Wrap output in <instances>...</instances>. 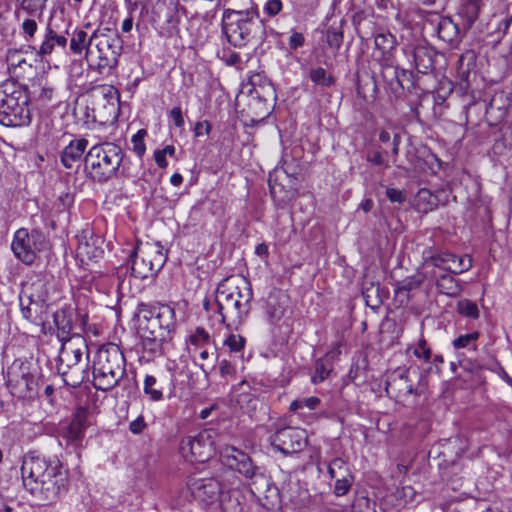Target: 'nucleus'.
<instances>
[{
	"label": "nucleus",
	"mask_w": 512,
	"mask_h": 512,
	"mask_svg": "<svg viewBox=\"0 0 512 512\" xmlns=\"http://www.w3.org/2000/svg\"><path fill=\"white\" fill-rule=\"evenodd\" d=\"M253 292L249 281L241 276H230L217 286L215 300H203V308L213 327L237 329L248 316Z\"/></svg>",
	"instance_id": "nucleus-1"
},
{
	"label": "nucleus",
	"mask_w": 512,
	"mask_h": 512,
	"mask_svg": "<svg viewBox=\"0 0 512 512\" xmlns=\"http://www.w3.org/2000/svg\"><path fill=\"white\" fill-rule=\"evenodd\" d=\"M21 475L25 489L44 504L57 502L68 490V473L58 459L28 454Z\"/></svg>",
	"instance_id": "nucleus-2"
},
{
	"label": "nucleus",
	"mask_w": 512,
	"mask_h": 512,
	"mask_svg": "<svg viewBox=\"0 0 512 512\" xmlns=\"http://www.w3.org/2000/svg\"><path fill=\"white\" fill-rule=\"evenodd\" d=\"M125 375V358L118 345L108 343L96 352L93 361V384L97 390L114 388Z\"/></svg>",
	"instance_id": "nucleus-3"
},
{
	"label": "nucleus",
	"mask_w": 512,
	"mask_h": 512,
	"mask_svg": "<svg viewBox=\"0 0 512 512\" xmlns=\"http://www.w3.org/2000/svg\"><path fill=\"white\" fill-rule=\"evenodd\" d=\"M123 161L122 149L113 143L104 142L94 145L85 157V164L91 178L98 183H105L112 178L118 177L119 173L125 177V169L120 170Z\"/></svg>",
	"instance_id": "nucleus-4"
},
{
	"label": "nucleus",
	"mask_w": 512,
	"mask_h": 512,
	"mask_svg": "<svg viewBox=\"0 0 512 512\" xmlns=\"http://www.w3.org/2000/svg\"><path fill=\"white\" fill-rule=\"evenodd\" d=\"M31 121L29 96L16 82L0 85V124L7 127L28 125Z\"/></svg>",
	"instance_id": "nucleus-5"
},
{
	"label": "nucleus",
	"mask_w": 512,
	"mask_h": 512,
	"mask_svg": "<svg viewBox=\"0 0 512 512\" xmlns=\"http://www.w3.org/2000/svg\"><path fill=\"white\" fill-rule=\"evenodd\" d=\"M134 319L137 322L138 332L156 337H172L176 328V314L167 304L139 303Z\"/></svg>",
	"instance_id": "nucleus-6"
},
{
	"label": "nucleus",
	"mask_w": 512,
	"mask_h": 512,
	"mask_svg": "<svg viewBox=\"0 0 512 512\" xmlns=\"http://www.w3.org/2000/svg\"><path fill=\"white\" fill-rule=\"evenodd\" d=\"M106 30H99L85 58L89 67L100 74H109L117 68L123 50L119 35H110Z\"/></svg>",
	"instance_id": "nucleus-7"
},
{
	"label": "nucleus",
	"mask_w": 512,
	"mask_h": 512,
	"mask_svg": "<svg viewBox=\"0 0 512 512\" xmlns=\"http://www.w3.org/2000/svg\"><path fill=\"white\" fill-rule=\"evenodd\" d=\"M259 12L251 7L246 10L226 9L222 16V30L228 42L235 47L245 45L258 27Z\"/></svg>",
	"instance_id": "nucleus-8"
},
{
	"label": "nucleus",
	"mask_w": 512,
	"mask_h": 512,
	"mask_svg": "<svg viewBox=\"0 0 512 512\" xmlns=\"http://www.w3.org/2000/svg\"><path fill=\"white\" fill-rule=\"evenodd\" d=\"M247 115L252 122H260L267 118L276 99V92L271 82L261 74H254L249 78Z\"/></svg>",
	"instance_id": "nucleus-9"
},
{
	"label": "nucleus",
	"mask_w": 512,
	"mask_h": 512,
	"mask_svg": "<svg viewBox=\"0 0 512 512\" xmlns=\"http://www.w3.org/2000/svg\"><path fill=\"white\" fill-rule=\"evenodd\" d=\"M167 255L159 242L140 243L131 254V273L139 279L155 276L164 266Z\"/></svg>",
	"instance_id": "nucleus-10"
},
{
	"label": "nucleus",
	"mask_w": 512,
	"mask_h": 512,
	"mask_svg": "<svg viewBox=\"0 0 512 512\" xmlns=\"http://www.w3.org/2000/svg\"><path fill=\"white\" fill-rule=\"evenodd\" d=\"M220 458L224 465L248 479L250 484L256 487V490L259 491L260 486L269 485V479L262 468L256 466L244 451L231 445H225L220 450Z\"/></svg>",
	"instance_id": "nucleus-11"
},
{
	"label": "nucleus",
	"mask_w": 512,
	"mask_h": 512,
	"mask_svg": "<svg viewBox=\"0 0 512 512\" xmlns=\"http://www.w3.org/2000/svg\"><path fill=\"white\" fill-rule=\"evenodd\" d=\"M215 438L214 430H202L195 436L183 438L180 443V452L189 462H206L216 451Z\"/></svg>",
	"instance_id": "nucleus-12"
},
{
	"label": "nucleus",
	"mask_w": 512,
	"mask_h": 512,
	"mask_svg": "<svg viewBox=\"0 0 512 512\" xmlns=\"http://www.w3.org/2000/svg\"><path fill=\"white\" fill-rule=\"evenodd\" d=\"M45 243V237L40 231L29 232L26 228H20L14 233L11 249L19 261L25 265H32Z\"/></svg>",
	"instance_id": "nucleus-13"
},
{
	"label": "nucleus",
	"mask_w": 512,
	"mask_h": 512,
	"mask_svg": "<svg viewBox=\"0 0 512 512\" xmlns=\"http://www.w3.org/2000/svg\"><path fill=\"white\" fill-rule=\"evenodd\" d=\"M423 260L426 265L443 269L451 274H461L470 270L473 266L471 256H457L448 251H436L427 248L423 251Z\"/></svg>",
	"instance_id": "nucleus-14"
},
{
	"label": "nucleus",
	"mask_w": 512,
	"mask_h": 512,
	"mask_svg": "<svg viewBox=\"0 0 512 512\" xmlns=\"http://www.w3.org/2000/svg\"><path fill=\"white\" fill-rule=\"evenodd\" d=\"M270 443L285 455L298 453L307 445V433L300 428L284 427L270 436Z\"/></svg>",
	"instance_id": "nucleus-15"
},
{
	"label": "nucleus",
	"mask_w": 512,
	"mask_h": 512,
	"mask_svg": "<svg viewBox=\"0 0 512 512\" xmlns=\"http://www.w3.org/2000/svg\"><path fill=\"white\" fill-rule=\"evenodd\" d=\"M84 353L88 354L86 340L80 335H73L62 342L58 365L73 369L78 366Z\"/></svg>",
	"instance_id": "nucleus-16"
},
{
	"label": "nucleus",
	"mask_w": 512,
	"mask_h": 512,
	"mask_svg": "<svg viewBox=\"0 0 512 512\" xmlns=\"http://www.w3.org/2000/svg\"><path fill=\"white\" fill-rule=\"evenodd\" d=\"M188 488L195 499L207 504L218 500L223 492L220 482L213 477L190 478Z\"/></svg>",
	"instance_id": "nucleus-17"
},
{
	"label": "nucleus",
	"mask_w": 512,
	"mask_h": 512,
	"mask_svg": "<svg viewBox=\"0 0 512 512\" xmlns=\"http://www.w3.org/2000/svg\"><path fill=\"white\" fill-rule=\"evenodd\" d=\"M70 26L71 24H69L65 30V34L70 37L69 49L72 54L76 56H81L84 54L86 58L88 50H90L94 40H96L100 29L97 28L94 29L91 33H88L87 29L91 28V24L87 23L84 25V27H76L70 32Z\"/></svg>",
	"instance_id": "nucleus-18"
},
{
	"label": "nucleus",
	"mask_w": 512,
	"mask_h": 512,
	"mask_svg": "<svg viewBox=\"0 0 512 512\" xmlns=\"http://www.w3.org/2000/svg\"><path fill=\"white\" fill-rule=\"evenodd\" d=\"M7 385L12 395L19 399H32L37 394V383L34 376L28 372H8Z\"/></svg>",
	"instance_id": "nucleus-19"
},
{
	"label": "nucleus",
	"mask_w": 512,
	"mask_h": 512,
	"mask_svg": "<svg viewBox=\"0 0 512 512\" xmlns=\"http://www.w3.org/2000/svg\"><path fill=\"white\" fill-rule=\"evenodd\" d=\"M408 60L413 63L418 73L428 74L433 71L436 51L427 45H417L406 51Z\"/></svg>",
	"instance_id": "nucleus-20"
},
{
	"label": "nucleus",
	"mask_w": 512,
	"mask_h": 512,
	"mask_svg": "<svg viewBox=\"0 0 512 512\" xmlns=\"http://www.w3.org/2000/svg\"><path fill=\"white\" fill-rule=\"evenodd\" d=\"M68 44V39L65 35L58 34L50 25L45 29V33L39 48L28 45L27 49L34 52L41 59H45L51 55L55 46L65 48Z\"/></svg>",
	"instance_id": "nucleus-21"
},
{
	"label": "nucleus",
	"mask_w": 512,
	"mask_h": 512,
	"mask_svg": "<svg viewBox=\"0 0 512 512\" xmlns=\"http://www.w3.org/2000/svg\"><path fill=\"white\" fill-rule=\"evenodd\" d=\"M87 417L84 412L77 413L67 425L62 427L61 437L70 445L77 446L84 438L87 428Z\"/></svg>",
	"instance_id": "nucleus-22"
},
{
	"label": "nucleus",
	"mask_w": 512,
	"mask_h": 512,
	"mask_svg": "<svg viewBox=\"0 0 512 512\" xmlns=\"http://www.w3.org/2000/svg\"><path fill=\"white\" fill-rule=\"evenodd\" d=\"M288 306V296L281 290H273L266 300V315L271 323H278Z\"/></svg>",
	"instance_id": "nucleus-23"
},
{
	"label": "nucleus",
	"mask_w": 512,
	"mask_h": 512,
	"mask_svg": "<svg viewBox=\"0 0 512 512\" xmlns=\"http://www.w3.org/2000/svg\"><path fill=\"white\" fill-rule=\"evenodd\" d=\"M508 106L507 96L503 92L496 93L486 107L485 116L488 124L496 126L501 123L506 118Z\"/></svg>",
	"instance_id": "nucleus-24"
},
{
	"label": "nucleus",
	"mask_w": 512,
	"mask_h": 512,
	"mask_svg": "<svg viewBox=\"0 0 512 512\" xmlns=\"http://www.w3.org/2000/svg\"><path fill=\"white\" fill-rule=\"evenodd\" d=\"M386 392L396 398H405L413 393V385L407 371L394 372L386 383Z\"/></svg>",
	"instance_id": "nucleus-25"
},
{
	"label": "nucleus",
	"mask_w": 512,
	"mask_h": 512,
	"mask_svg": "<svg viewBox=\"0 0 512 512\" xmlns=\"http://www.w3.org/2000/svg\"><path fill=\"white\" fill-rule=\"evenodd\" d=\"M88 145L84 138L72 140L62 151L61 163L66 168H72L73 163L79 161Z\"/></svg>",
	"instance_id": "nucleus-26"
},
{
	"label": "nucleus",
	"mask_w": 512,
	"mask_h": 512,
	"mask_svg": "<svg viewBox=\"0 0 512 512\" xmlns=\"http://www.w3.org/2000/svg\"><path fill=\"white\" fill-rule=\"evenodd\" d=\"M442 202L440 192L434 194L429 189L421 188L414 198V207L418 212L428 213Z\"/></svg>",
	"instance_id": "nucleus-27"
},
{
	"label": "nucleus",
	"mask_w": 512,
	"mask_h": 512,
	"mask_svg": "<svg viewBox=\"0 0 512 512\" xmlns=\"http://www.w3.org/2000/svg\"><path fill=\"white\" fill-rule=\"evenodd\" d=\"M433 277L436 278V287L441 294L449 297H457L460 295L462 286L451 273L441 275L433 274Z\"/></svg>",
	"instance_id": "nucleus-28"
},
{
	"label": "nucleus",
	"mask_w": 512,
	"mask_h": 512,
	"mask_svg": "<svg viewBox=\"0 0 512 512\" xmlns=\"http://www.w3.org/2000/svg\"><path fill=\"white\" fill-rule=\"evenodd\" d=\"M142 339V347L145 353L148 354L150 358H154L162 355L163 353V345L164 343L171 340L170 337H163L156 335H147L145 333H139Z\"/></svg>",
	"instance_id": "nucleus-29"
},
{
	"label": "nucleus",
	"mask_w": 512,
	"mask_h": 512,
	"mask_svg": "<svg viewBox=\"0 0 512 512\" xmlns=\"http://www.w3.org/2000/svg\"><path fill=\"white\" fill-rule=\"evenodd\" d=\"M222 512H242L243 505L240 501V492L237 490L223 491L220 498Z\"/></svg>",
	"instance_id": "nucleus-30"
},
{
	"label": "nucleus",
	"mask_w": 512,
	"mask_h": 512,
	"mask_svg": "<svg viewBox=\"0 0 512 512\" xmlns=\"http://www.w3.org/2000/svg\"><path fill=\"white\" fill-rule=\"evenodd\" d=\"M47 0H21L19 6L15 10L16 17H20V13L24 12L29 16L41 17L46 7Z\"/></svg>",
	"instance_id": "nucleus-31"
},
{
	"label": "nucleus",
	"mask_w": 512,
	"mask_h": 512,
	"mask_svg": "<svg viewBox=\"0 0 512 512\" xmlns=\"http://www.w3.org/2000/svg\"><path fill=\"white\" fill-rule=\"evenodd\" d=\"M438 37L446 43H453L458 39V26L449 18L442 19L437 28Z\"/></svg>",
	"instance_id": "nucleus-32"
},
{
	"label": "nucleus",
	"mask_w": 512,
	"mask_h": 512,
	"mask_svg": "<svg viewBox=\"0 0 512 512\" xmlns=\"http://www.w3.org/2000/svg\"><path fill=\"white\" fill-rule=\"evenodd\" d=\"M57 369L63 379V382L68 386L77 387L84 379V370L79 366H75L73 369H67L66 366L58 365Z\"/></svg>",
	"instance_id": "nucleus-33"
},
{
	"label": "nucleus",
	"mask_w": 512,
	"mask_h": 512,
	"mask_svg": "<svg viewBox=\"0 0 512 512\" xmlns=\"http://www.w3.org/2000/svg\"><path fill=\"white\" fill-rule=\"evenodd\" d=\"M29 50L26 48V51L18 50V49H9L6 54V62L8 65V69L13 73H17V69H24L25 66L31 67L24 57V53H27Z\"/></svg>",
	"instance_id": "nucleus-34"
},
{
	"label": "nucleus",
	"mask_w": 512,
	"mask_h": 512,
	"mask_svg": "<svg viewBox=\"0 0 512 512\" xmlns=\"http://www.w3.org/2000/svg\"><path fill=\"white\" fill-rule=\"evenodd\" d=\"M333 366L332 363L329 362L327 359L319 358L314 363V371L311 375V382L313 384H318L323 382L332 371Z\"/></svg>",
	"instance_id": "nucleus-35"
},
{
	"label": "nucleus",
	"mask_w": 512,
	"mask_h": 512,
	"mask_svg": "<svg viewBox=\"0 0 512 512\" xmlns=\"http://www.w3.org/2000/svg\"><path fill=\"white\" fill-rule=\"evenodd\" d=\"M479 337L480 333L478 331L461 334L453 340L452 345L456 350L467 349L470 351H476Z\"/></svg>",
	"instance_id": "nucleus-36"
},
{
	"label": "nucleus",
	"mask_w": 512,
	"mask_h": 512,
	"mask_svg": "<svg viewBox=\"0 0 512 512\" xmlns=\"http://www.w3.org/2000/svg\"><path fill=\"white\" fill-rule=\"evenodd\" d=\"M27 304L24 302V298L20 296V309L22 316L31 323H38L41 318L38 316V310L41 307L40 304L27 296Z\"/></svg>",
	"instance_id": "nucleus-37"
},
{
	"label": "nucleus",
	"mask_w": 512,
	"mask_h": 512,
	"mask_svg": "<svg viewBox=\"0 0 512 512\" xmlns=\"http://www.w3.org/2000/svg\"><path fill=\"white\" fill-rule=\"evenodd\" d=\"M374 43L383 55L390 53L397 44L396 38L390 32H381L375 35Z\"/></svg>",
	"instance_id": "nucleus-38"
},
{
	"label": "nucleus",
	"mask_w": 512,
	"mask_h": 512,
	"mask_svg": "<svg viewBox=\"0 0 512 512\" xmlns=\"http://www.w3.org/2000/svg\"><path fill=\"white\" fill-rule=\"evenodd\" d=\"M246 339L239 334H229L223 341V346L232 354H240L245 347Z\"/></svg>",
	"instance_id": "nucleus-39"
},
{
	"label": "nucleus",
	"mask_w": 512,
	"mask_h": 512,
	"mask_svg": "<svg viewBox=\"0 0 512 512\" xmlns=\"http://www.w3.org/2000/svg\"><path fill=\"white\" fill-rule=\"evenodd\" d=\"M457 312L467 318L477 319L479 317V309L474 301L469 299H462L457 302Z\"/></svg>",
	"instance_id": "nucleus-40"
},
{
	"label": "nucleus",
	"mask_w": 512,
	"mask_h": 512,
	"mask_svg": "<svg viewBox=\"0 0 512 512\" xmlns=\"http://www.w3.org/2000/svg\"><path fill=\"white\" fill-rule=\"evenodd\" d=\"M351 473L347 463L341 458H334L328 465V474L330 478H339L348 476Z\"/></svg>",
	"instance_id": "nucleus-41"
},
{
	"label": "nucleus",
	"mask_w": 512,
	"mask_h": 512,
	"mask_svg": "<svg viewBox=\"0 0 512 512\" xmlns=\"http://www.w3.org/2000/svg\"><path fill=\"white\" fill-rule=\"evenodd\" d=\"M157 379L152 375H146L143 384L144 393L149 395L152 401H160L163 399L161 389L156 388Z\"/></svg>",
	"instance_id": "nucleus-42"
},
{
	"label": "nucleus",
	"mask_w": 512,
	"mask_h": 512,
	"mask_svg": "<svg viewBox=\"0 0 512 512\" xmlns=\"http://www.w3.org/2000/svg\"><path fill=\"white\" fill-rule=\"evenodd\" d=\"M320 404V399L316 396H311L302 399H296L290 404V411L297 412L303 408L314 410Z\"/></svg>",
	"instance_id": "nucleus-43"
},
{
	"label": "nucleus",
	"mask_w": 512,
	"mask_h": 512,
	"mask_svg": "<svg viewBox=\"0 0 512 512\" xmlns=\"http://www.w3.org/2000/svg\"><path fill=\"white\" fill-rule=\"evenodd\" d=\"M310 79L317 85L329 87L333 84L334 80L331 75H328L326 70L322 67L312 69L310 72Z\"/></svg>",
	"instance_id": "nucleus-44"
},
{
	"label": "nucleus",
	"mask_w": 512,
	"mask_h": 512,
	"mask_svg": "<svg viewBox=\"0 0 512 512\" xmlns=\"http://www.w3.org/2000/svg\"><path fill=\"white\" fill-rule=\"evenodd\" d=\"M334 479L335 485L333 492L338 497L346 495L349 492L354 481L352 473H349L348 476H343Z\"/></svg>",
	"instance_id": "nucleus-45"
},
{
	"label": "nucleus",
	"mask_w": 512,
	"mask_h": 512,
	"mask_svg": "<svg viewBox=\"0 0 512 512\" xmlns=\"http://www.w3.org/2000/svg\"><path fill=\"white\" fill-rule=\"evenodd\" d=\"M103 96L107 102V105H104V108L108 110L109 115H112L113 117H115L116 113H117V109H118L117 106H118V101H119L118 91L113 87H109L107 89V92H105L103 94Z\"/></svg>",
	"instance_id": "nucleus-46"
},
{
	"label": "nucleus",
	"mask_w": 512,
	"mask_h": 512,
	"mask_svg": "<svg viewBox=\"0 0 512 512\" xmlns=\"http://www.w3.org/2000/svg\"><path fill=\"white\" fill-rule=\"evenodd\" d=\"M210 342L209 333L202 327H197L189 336V343L195 347H203Z\"/></svg>",
	"instance_id": "nucleus-47"
},
{
	"label": "nucleus",
	"mask_w": 512,
	"mask_h": 512,
	"mask_svg": "<svg viewBox=\"0 0 512 512\" xmlns=\"http://www.w3.org/2000/svg\"><path fill=\"white\" fill-rule=\"evenodd\" d=\"M413 355L419 360H423L424 362H429L431 359V349L427 343V341L421 337L418 340V343L413 348Z\"/></svg>",
	"instance_id": "nucleus-48"
},
{
	"label": "nucleus",
	"mask_w": 512,
	"mask_h": 512,
	"mask_svg": "<svg viewBox=\"0 0 512 512\" xmlns=\"http://www.w3.org/2000/svg\"><path fill=\"white\" fill-rule=\"evenodd\" d=\"M392 139V154L394 156L398 155L399 153V145L401 143V136L398 133H394L393 136H391V133L386 130H381L379 132V141L383 144L390 143Z\"/></svg>",
	"instance_id": "nucleus-49"
},
{
	"label": "nucleus",
	"mask_w": 512,
	"mask_h": 512,
	"mask_svg": "<svg viewBox=\"0 0 512 512\" xmlns=\"http://www.w3.org/2000/svg\"><path fill=\"white\" fill-rule=\"evenodd\" d=\"M327 43L332 49L338 50L343 42V33L337 28L331 26L326 32Z\"/></svg>",
	"instance_id": "nucleus-50"
},
{
	"label": "nucleus",
	"mask_w": 512,
	"mask_h": 512,
	"mask_svg": "<svg viewBox=\"0 0 512 512\" xmlns=\"http://www.w3.org/2000/svg\"><path fill=\"white\" fill-rule=\"evenodd\" d=\"M485 368L494 374H496L500 379L506 382L509 386L512 387V377L505 371V369L495 360H492L485 364Z\"/></svg>",
	"instance_id": "nucleus-51"
},
{
	"label": "nucleus",
	"mask_w": 512,
	"mask_h": 512,
	"mask_svg": "<svg viewBox=\"0 0 512 512\" xmlns=\"http://www.w3.org/2000/svg\"><path fill=\"white\" fill-rule=\"evenodd\" d=\"M38 29V24L33 18H26L21 24V31L24 39L29 42L31 41Z\"/></svg>",
	"instance_id": "nucleus-52"
},
{
	"label": "nucleus",
	"mask_w": 512,
	"mask_h": 512,
	"mask_svg": "<svg viewBox=\"0 0 512 512\" xmlns=\"http://www.w3.org/2000/svg\"><path fill=\"white\" fill-rule=\"evenodd\" d=\"M146 135V131L141 129L135 135L132 136V144L133 151L137 154L138 157H142L146 151V146L144 143V136Z\"/></svg>",
	"instance_id": "nucleus-53"
},
{
	"label": "nucleus",
	"mask_w": 512,
	"mask_h": 512,
	"mask_svg": "<svg viewBox=\"0 0 512 512\" xmlns=\"http://www.w3.org/2000/svg\"><path fill=\"white\" fill-rule=\"evenodd\" d=\"M419 284V282L412 279H405L396 285L395 295L399 297H408V292L418 287Z\"/></svg>",
	"instance_id": "nucleus-54"
},
{
	"label": "nucleus",
	"mask_w": 512,
	"mask_h": 512,
	"mask_svg": "<svg viewBox=\"0 0 512 512\" xmlns=\"http://www.w3.org/2000/svg\"><path fill=\"white\" fill-rule=\"evenodd\" d=\"M38 99L42 102L46 103L53 99L55 94V88L49 85L47 82L40 83L38 87V91L35 92Z\"/></svg>",
	"instance_id": "nucleus-55"
},
{
	"label": "nucleus",
	"mask_w": 512,
	"mask_h": 512,
	"mask_svg": "<svg viewBox=\"0 0 512 512\" xmlns=\"http://www.w3.org/2000/svg\"><path fill=\"white\" fill-rule=\"evenodd\" d=\"M318 6V0H305L304 2H296L295 10L298 14L312 15Z\"/></svg>",
	"instance_id": "nucleus-56"
},
{
	"label": "nucleus",
	"mask_w": 512,
	"mask_h": 512,
	"mask_svg": "<svg viewBox=\"0 0 512 512\" xmlns=\"http://www.w3.org/2000/svg\"><path fill=\"white\" fill-rule=\"evenodd\" d=\"M282 8L283 3L281 0H268L264 5L263 10L268 16L274 17L282 11Z\"/></svg>",
	"instance_id": "nucleus-57"
},
{
	"label": "nucleus",
	"mask_w": 512,
	"mask_h": 512,
	"mask_svg": "<svg viewBox=\"0 0 512 512\" xmlns=\"http://www.w3.org/2000/svg\"><path fill=\"white\" fill-rule=\"evenodd\" d=\"M465 9H466L467 18H468V24H469V26H471L478 17L479 4L476 0H470L468 2L467 6L465 7Z\"/></svg>",
	"instance_id": "nucleus-58"
},
{
	"label": "nucleus",
	"mask_w": 512,
	"mask_h": 512,
	"mask_svg": "<svg viewBox=\"0 0 512 512\" xmlns=\"http://www.w3.org/2000/svg\"><path fill=\"white\" fill-rule=\"evenodd\" d=\"M305 43V37L302 33L292 31L290 37H289V48L291 50H296L300 47H302Z\"/></svg>",
	"instance_id": "nucleus-59"
},
{
	"label": "nucleus",
	"mask_w": 512,
	"mask_h": 512,
	"mask_svg": "<svg viewBox=\"0 0 512 512\" xmlns=\"http://www.w3.org/2000/svg\"><path fill=\"white\" fill-rule=\"evenodd\" d=\"M147 427L145 419L142 415L138 416L135 420L129 424V430L132 434L138 435L144 431Z\"/></svg>",
	"instance_id": "nucleus-60"
},
{
	"label": "nucleus",
	"mask_w": 512,
	"mask_h": 512,
	"mask_svg": "<svg viewBox=\"0 0 512 512\" xmlns=\"http://www.w3.org/2000/svg\"><path fill=\"white\" fill-rule=\"evenodd\" d=\"M386 196L387 198L394 203H403L405 201V194L403 191L395 189V188H388L386 190Z\"/></svg>",
	"instance_id": "nucleus-61"
},
{
	"label": "nucleus",
	"mask_w": 512,
	"mask_h": 512,
	"mask_svg": "<svg viewBox=\"0 0 512 512\" xmlns=\"http://www.w3.org/2000/svg\"><path fill=\"white\" fill-rule=\"evenodd\" d=\"M169 117L177 128H182L184 126L185 122L180 107L172 108L169 113Z\"/></svg>",
	"instance_id": "nucleus-62"
},
{
	"label": "nucleus",
	"mask_w": 512,
	"mask_h": 512,
	"mask_svg": "<svg viewBox=\"0 0 512 512\" xmlns=\"http://www.w3.org/2000/svg\"><path fill=\"white\" fill-rule=\"evenodd\" d=\"M366 158H367L368 162H371L372 164L377 165V166L385 164L383 154L379 150L369 151L367 153Z\"/></svg>",
	"instance_id": "nucleus-63"
},
{
	"label": "nucleus",
	"mask_w": 512,
	"mask_h": 512,
	"mask_svg": "<svg viewBox=\"0 0 512 512\" xmlns=\"http://www.w3.org/2000/svg\"><path fill=\"white\" fill-rule=\"evenodd\" d=\"M221 376H232L235 373L234 365L228 360H222L219 364Z\"/></svg>",
	"instance_id": "nucleus-64"
}]
</instances>
